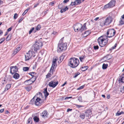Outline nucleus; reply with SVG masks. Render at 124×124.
Segmentation results:
<instances>
[{
  "label": "nucleus",
  "mask_w": 124,
  "mask_h": 124,
  "mask_svg": "<svg viewBox=\"0 0 124 124\" xmlns=\"http://www.w3.org/2000/svg\"><path fill=\"white\" fill-rule=\"evenodd\" d=\"M44 102V100L41 99L39 97H37L35 101V105L36 106H39Z\"/></svg>",
  "instance_id": "nucleus-5"
},
{
  "label": "nucleus",
  "mask_w": 124,
  "mask_h": 124,
  "mask_svg": "<svg viewBox=\"0 0 124 124\" xmlns=\"http://www.w3.org/2000/svg\"><path fill=\"white\" fill-rule=\"evenodd\" d=\"M43 44L42 42L36 41L33 45V46H43Z\"/></svg>",
  "instance_id": "nucleus-13"
},
{
  "label": "nucleus",
  "mask_w": 124,
  "mask_h": 124,
  "mask_svg": "<svg viewBox=\"0 0 124 124\" xmlns=\"http://www.w3.org/2000/svg\"><path fill=\"white\" fill-rule=\"evenodd\" d=\"M110 8L109 6V5L108 3L107 4H106L105 5L103 8V9L104 10L105 9H106L107 8Z\"/></svg>",
  "instance_id": "nucleus-32"
},
{
  "label": "nucleus",
  "mask_w": 124,
  "mask_h": 124,
  "mask_svg": "<svg viewBox=\"0 0 124 124\" xmlns=\"http://www.w3.org/2000/svg\"><path fill=\"white\" fill-rule=\"evenodd\" d=\"M48 114V112L46 111H44L42 112L41 116L43 117H47Z\"/></svg>",
  "instance_id": "nucleus-17"
},
{
  "label": "nucleus",
  "mask_w": 124,
  "mask_h": 124,
  "mask_svg": "<svg viewBox=\"0 0 124 124\" xmlns=\"http://www.w3.org/2000/svg\"><path fill=\"white\" fill-rule=\"evenodd\" d=\"M37 94L38 96L39 95V96H41V97H42V93H38Z\"/></svg>",
  "instance_id": "nucleus-57"
},
{
  "label": "nucleus",
  "mask_w": 124,
  "mask_h": 124,
  "mask_svg": "<svg viewBox=\"0 0 124 124\" xmlns=\"http://www.w3.org/2000/svg\"><path fill=\"white\" fill-rule=\"evenodd\" d=\"M57 66V64L56 63H52V66L51 67L55 68Z\"/></svg>",
  "instance_id": "nucleus-43"
},
{
  "label": "nucleus",
  "mask_w": 124,
  "mask_h": 124,
  "mask_svg": "<svg viewBox=\"0 0 124 124\" xmlns=\"http://www.w3.org/2000/svg\"><path fill=\"white\" fill-rule=\"evenodd\" d=\"M12 28V27H11L10 28H8V31H11Z\"/></svg>",
  "instance_id": "nucleus-59"
},
{
  "label": "nucleus",
  "mask_w": 124,
  "mask_h": 124,
  "mask_svg": "<svg viewBox=\"0 0 124 124\" xmlns=\"http://www.w3.org/2000/svg\"><path fill=\"white\" fill-rule=\"evenodd\" d=\"M91 32V31L90 30L86 31H85L84 33L83 34L84 37H85L89 35L90 34Z\"/></svg>",
  "instance_id": "nucleus-16"
},
{
  "label": "nucleus",
  "mask_w": 124,
  "mask_h": 124,
  "mask_svg": "<svg viewBox=\"0 0 124 124\" xmlns=\"http://www.w3.org/2000/svg\"><path fill=\"white\" fill-rule=\"evenodd\" d=\"M69 0H64L63 1V3H66L68 2L69 1Z\"/></svg>",
  "instance_id": "nucleus-60"
},
{
  "label": "nucleus",
  "mask_w": 124,
  "mask_h": 124,
  "mask_svg": "<svg viewBox=\"0 0 124 124\" xmlns=\"http://www.w3.org/2000/svg\"><path fill=\"white\" fill-rule=\"evenodd\" d=\"M27 12V10H25L23 14V16L25 15V14Z\"/></svg>",
  "instance_id": "nucleus-56"
},
{
  "label": "nucleus",
  "mask_w": 124,
  "mask_h": 124,
  "mask_svg": "<svg viewBox=\"0 0 124 124\" xmlns=\"http://www.w3.org/2000/svg\"><path fill=\"white\" fill-rule=\"evenodd\" d=\"M88 68L87 66H85L84 67H82L81 68V70L82 71H84L86 70Z\"/></svg>",
  "instance_id": "nucleus-27"
},
{
  "label": "nucleus",
  "mask_w": 124,
  "mask_h": 124,
  "mask_svg": "<svg viewBox=\"0 0 124 124\" xmlns=\"http://www.w3.org/2000/svg\"><path fill=\"white\" fill-rule=\"evenodd\" d=\"M43 93L44 94L45 96V99H46L49 94L47 92V88L45 89L44 90L43 92Z\"/></svg>",
  "instance_id": "nucleus-20"
},
{
  "label": "nucleus",
  "mask_w": 124,
  "mask_h": 124,
  "mask_svg": "<svg viewBox=\"0 0 124 124\" xmlns=\"http://www.w3.org/2000/svg\"><path fill=\"white\" fill-rule=\"evenodd\" d=\"M120 81L122 82H124V74L121 76L119 78Z\"/></svg>",
  "instance_id": "nucleus-24"
},
{
  "label": "nucleus",
  "mask_w": 124,
  "mask_h": 124,
  "mask_svg": "<svg viewBox=\"0 0 124 124\" xmlns=\"http://www.w3.org/2000/svg\"><path fill=\"white\" fill-rule=\"evenodd\" d=\"M31 50H29L28 53H26V55H25V59L26 60H29L31 58L32 55V53H31Z\"/></svg>",
  "instance_id": "nucleus-8"
},
{
  "label": "nucleus",
  "mask_w": 124,
  "mask_h": 124,
  "mask_svg": "<svg viewBox=\"0 0 124 124\" xmlns=\"http://www.w3.org/2000/svg\"><path fill=\"white\" fill-rule=\"evenodd\" d=\"M98 41L100 46H104L108 43L107 37L105 35L101 36L98 39Z\"/></svg>",
  "instance_id": "nucleus-1"
},
{
  "label": "nucleus",
  "mask_w": 124,
  "mask_h": 124,
  "mask_svg": "<svg viewBox=\"0 0 124 124\" xmlns=\"http://www.w3.org/2000/svg\"><path fill=\"white\" fill-rule=\"evenodd\" d=\"M39 47H31L30 50H31V53H35L37 52L38 50H39Z\"/></svg>",
  "instance_id": "nucleus-11"
},
{
  "label": "nucleus",
  "mask_w": 124,
  "mask_h": 124,
  "mask_svg": "<svg viewBox=\"0 0 124 124\" xmlns=\"http://www.w3.org/2000/svg\"><path fill=\"white\" fill-rule=\"evenodd\" d=\"M18 15L16 13L15 14L14 16V18L15 19H16Z\"/></svg>",
  "instance_id": "nucleus-51"
},
{
  "label": "nucleus",
  "mask_w": 124,
  "mask_h": 124,
  "mask_svg": "<svg viewBox=\"0 0 124 124\" xmlns=\"http://www.w3.org/2000/svg\"><path fill=\"white\" fill-rule=\"evenodd\" d=\"M17 71V68L16 66L11 67L10 69V72L12 74H13Z\"/></svg>",
  "instance_id": "nucleus-10"
},
{
  "label": "nucleus",
  "mask_w": 124,
  "mask_h": 124,
  "mask_svg": "<svg viewBox=\"0 0 124 124\" xmlns=\"http://www.w3.org/2000/svg\"><path fill=\"white\" fill-rule=\"evenodd\" d=\"M65 55L64 54H63L60 57V61H62L63 60V59H64L65 57Z\"/></svg>",
  "instance_id": "nucleus-31"
},
{
  "label": "nucleus",
  "mask_w": 124,
  "mask_h": 124,
  "mask_svg": "<svg viewBox=\"0 0 124 124\" xmlns=\"http://www.w3.org/2000/svg\"><path fill=\"white\" fill-rule=\"evenodd\" d=\"M75 105L78 108H79L81 107H83V106H82L81 105H78L77 104H76Z\"/></svg>",
  "instance_id": "nucleus-54"
},
{
  "label": "nucleus",
  "mask_w": 124,
  "mask_h": 124,
  "mask_svg": "<svg viewBox=\"0 0 124 124\" xmlns=\"http://www.w3.org/2000/svg\"><path fill=\"white\" fill-rule=\"evenodd\" d=\"M51 74L50 72H49L47 75L46 76V78H48L51 76Z\"/></svg>",
  "instance_id": "nucleus-42"
},
{
  "label": "nucleus",
  "mask_w": 124,
  "mask_h": 124,
  "mask_svg": "<svg viewBox=\"0 0 124 124\" xmlns=\"http://www.w3.org/2000/svg\"><path fill=\"white\" fill-rule=\"evenodd\" d=\"M115 33L116 31L113 29H110L108 30L107 34L108 37H111L115 35Z\"/></svg>",
  "instance_id": "nucleus-4"
},
{
  "label": "nucleus",
  "mask_w": 124,
  "mask_h": 124,
  "mask_svg": "<svg viewBox=\"0 0 124 124\" xmlns=\"http://www.w3.org/2000/svg\"><path fill=\"white\" fill-rule=\"evenodd\" d=\"M6 83V80L5 79V78H4V80L3 81H2V84H4Z\"/></svg>",
  "instance_id": "nucleus-55"
},
{
  "label": "nucleus",
  "mask_w": 124,
  "mask_h": 124,
  "mask_svg": "<svg viewBox=\"0 0 124 124\" xmlns=\"http://www.w3.org/2000/svg\"><path fill=\"white\" fill-rule=\"evenodd\" d=\"M86 24V23H85L84 24L83 26L82 24L79 23L75 25L74 26L75 31L77 32L79 31L82 32L83 31L87 29Z\"/></svg>",
  "instance_id": "nucleus-3"
},
{
  "label": "nucleus",
  "mask_w": 124,
  "mask_h": 124,
  "mask_svg": "<svg viewBox=\"0 0 124 124\" xmlns=\"http://www.w3.org/2000/svg\"><path fill=\"white\" fill-rule=\"evenodd\" d=\"M11 36H12L11 35L9 34L6 39V40L7 41L11 39Z\"/></svg>",
  "instance_id": "nucleus-29"
},
{
  "label": "nucleus",
  "mask_w": 124,
  "mask_h": 124,
  "mask_svg": "<svg viewBox=\"0 0 124 124\" xmlns=\"http://www.w3.org/2000/svg\"><path fill=\"white\" fill-rule=\"evenodd\" d=\"M11 85L10 84H8L6 86L4 90V91H6L8 90L11 87Z\"/></svg>",
  "instance_id": "nucleus-22"
},
{
  "label": "nucleus",
  "mask_w": 124,
  "mask_h": 124,
  "mask_svg": "<svg viewBox=\"0 0 124 124\" xmlns=\"http://www.w3.org/2000/svg\"><path fill=\"white\" fill-rule=\"evenodd\" d=\"M85 115L86 116L89 117L92 114V112L90 110H88L85 112Z\"/></svg>",
  "instance_id": "nucleus-18"
},
{
  "label": "nucleus",
  "mask_w": 124,
  "mask_h": 124,
  "mask_svg": "<svg viewBox=\"0 0 124 124\" xmlns=\"http://www.w3.org/2000/svg\"><path fill=\"white\" fill-rule=\"evenodd\" d=\"M68 9V8H67V7H66L65 8L62 9L60 11V12L61 13H62L63 12L65 11L66 10H67Z\"/></svg>",
  "instance_id": "nucleus-25"
},
{
  "label": "nucleus",
  "mask_w": 124,
  "mask_h": 124,
  "mask_svg": "<svg viewBox=\"0 0 124 124\" xmlns=\"http://www.w3.org/2000/svg\"><path fill=\"white\" fill-rule=\"evenodd\" d=\"M19 74L17 73H15L13 76V78L15 79H17L19 77Z\"/></svg>",
  "instance_id": "nucleus-21"
},
{
  "label": "nucleus",
  "mask_w": 124,
  "mask_h": 124,
  "mask_svg": "<svg viewBox=\"0 0 124 124\" xmlns=\"http://www.w3.org/2000/svg\"><path fill=\"white\" fill-rule=\"evenodd\" d=\"M66 83H67V82H65V83H64V84H62V85H61V86L62 87V86H64L65 85V84H66Z\"/></svg>",
  "instance_id": "nucleus-63"
},
{
  "label": "nucleus",
  "mask_w": 124,
  "mask_h": 124,
  "mask_svg": "<svg viewBox=\"0 0 124 124\" xmlns=\"http://www.w3.org/2000/svg\"><path fill=\"white\" fill-rule=\"evenodd\" d=\"M124 113L123 112L121 111V112H120L118 111L116 113V116H119L122 114H123Z\"/></svg>",
  "instance_id": "nucleus-36"
},
{
  "label": "nucleus",
  "mask_w": 124,
  "mask_h": 124,
  "mask_svg": "<svg viewBox=\"0 0 124 124\" xmlns=\"http://www.w3.org/2000/svg\"><path fill=\"white\" fill-rule=\"evenodd\" d=\"M108 56V55H107L106 56V57L107 58V59H108V60H109L110 59H111V57H110V58H108V57H107Z\"/></svg>",
  "instance_id": "nucleus-62"
},
{
  "label": "nucleus",
  "mask_w": 124,
  "mask_h": 124,
  "mask_svg": "<svg viewBox=\"0 0 124 124\" xmlns=\"http://www.w3.org/2000/svg\"><path fill=\"white\" fill-rule=\"evenodd\" d=\"M72 98V97H66L65 98V100H67L68 99H71V98Z\"/></svg>",
  "instance_id": "nucleus-58"
},
{
  "label": "nucleus",
  "mask_w": 124,
  "mask_h": 124,
  "mask_svg": "<svg viewBox=\"0 0 124 124\" xmlns=\"http://www.w3.org/2000/svg\"><path fill=\"white\" fill-rule=\"evenodd\" d=\"M34 27H32L31 29L29 31V34H30L32 32V31L34 30Z\"/></svg>",
  "instance_id": "nucleus-50"
},
{
  "label": "nucleus",
  "mask_w": 124,
  "mask_h": 124,
  "mask_svg": "<svg viewBox=\"0 0 124 124\" xmlns=\"http://www.w3.org/2000/svg\"><path fill=\"white\" fill-rule=\"evenodd\" d=\"M19 51V49H16L14 50L13 54L14 55H15Z\"/></svg>",
  "instance_id": "nucleus-34"
},
{
  "label": "nucleus",
  "mask_w": 124,
  "mask_h": 124,
  "mask_svg": "<svg viewBox=\"0 0 124 124\" xmlns=\"http://www.w3.org/2000/svg\"><path fill=\"white\" fill-rule=\"evenodd\" d=\"M55 68L53 67L51 68L49 72L51 73L52 75L53 74V72L54 71Z\"/></svg>",
  "instance_id": "nucleus-26"
},
{
  "label": "nucleus",
  "mask_w": 124,
  "mask_h": 124,
  "mask_svg": "<svg viewBox=\"0 0 124 124\" xmlns=\"http://www.w3.org/2000/svg\"><path fill=\"white\" fill-rule=\"evenodd\" d=\"M120 23L121 25L124 24V14L122 16L121 18L120 21Z\"/></svg>",
  "instance_id": "nucleus-19"
},
{
  "label": "nucleus",
  "mask_w": 124,
  "mask_h": 124,
  "mask_svg": "<svg viewBox=\"0 0 124 124\" xmlns=\"http://www.w3.org/2000/svg\"><path fill=\"white\" fill-rule=\"evenodd\" d=\"M79 63V60L78 59L74 58H70L69 60L68 64L70 67L74 68L78 66Z\"/></svg>",
  "instance_id": "nucleus-2"
},
{
  "label": "nucleus",
  "mask_w": 124,
  "mask_h": 124,
  "mask_svg": "<svg viewBox=\"0 0 124 124\" xmlns=\"http://www.w3.org/2000/svg\"><path fill=\"white\" fill-rule=\"evenodd\" d=\"M58 81L55 82L54 80L52 81L49 82L48 85L50 87L54 88L58 84Z\"/></svg>",
  "instance_id": "nucleus-7"
},
{
  "label": "nucleus",
  "mask_w": 124,
  "mask_h": 124,
  "mask_svg": "<svg viewBox=\"0 0 124 124\" xmlns=\"http://www.w3.org/2000/svg\"><path fill=\"white\" fill-rule=\"evenodd\" d=\"M31 88V87H27L25 88V89L28 92L30 90Z\"/></svg>",
  "instance_id": "nucleus-46"
},
{
  "label": "nucleus",
  "mask_w": 124,
  "mask_h": 124,
  "mask_svg": "<svg viewBox=\"0 0 124 124\" xmlns=\"http://www.w3.org/2000/svg\"><path fill=\"white\" fill-rule=\"evenodd\" d=\"M108 64H105L103 63L102 66V68L103 69H106L107 67Z\"/></svg>",
  "instance_id": "nucleus-30"
},
{
  "label": "nucleus",
  "mask_w": 124,
  "mask_h": 124,
  "mask_svg": "<svg viewBox=\"0 0 124 124\" xmlns=\"http://www.w3.org/2000/svg\"><path fill=\"white\" fill-rule=\"evenodd\" d=\"M78 100L80 102H82V97L81 96H79L78 98Z\"/></svg>",
  "instance_id": "nucleus-40"
},
{
  "label": "nucleus",
  "mask_w": 124,
  "mask_h": 124,
  "mask_svg": "<svg viewBox=\"0 0 124 124\" xmlns=\"http://www.w3.org/2000/svg\"><path fill=\"white\" fill-rule=\"evenodd\" d=\"M32 78L28 80H27L24 81V84L26 85H29L32 84L34 82L36 79H35L33 81H32L31 80Z\"/></svg>",
  "instance_id": "nucleus-12"
},
{
  "label": "nucleus",
  "mask_w": 124,
  "mask_h": 124,
  "mask_svg": "<svg viewBox=\"0 0 124 124\" xmlns=\"http://www.w3.org/2000/svg\"><path fill=\"white\" fill-rule=\"evenodd\" d=\"M32 118H30L28 120V124H31L32 123L31 120Z\"/></svg>",
  "instance_id": "nucleus-38"
},
{
  "label": "nucleus",
  "mask_w": 124,
  "mask_h": 124,
  "mask_svg": "<svg viewBox=\"0 0 124 124\" xmlns=\"http://www.w3.org/2000/svg\"><path fill=\"white\" fill-rule=\"evenodd\" d=\"M85 115L84 114H81L80 117V118L83 119H84V118L85 117Z\"/></svg>",
  "instance_id": "nucleus-37"
},
{
  "label": "nucleus",
  "mask_w": 124,
  "mask_h": 124,
  "mask_svg": "<svg viewBox=\"0 0 124 124\" xmlns=\"http://www.w3.org/2000/svg\"><path fill=\"white\" fill-rule=\"evenodd\" d=\"M29 69V68L28 67H23V70L24 71H27Z\"/></svg>",
  "instance_id": "nucleus-33"
},
{
  "label": "nucleus",
  "mask_w": 124,
  "mask_h": 124,
  "mask_svg": "<svg viewBox=\"0 0 124 124\" xmlns=\"http://www.w3.org/2000/svg\"><path fill=\"white\" fill-rule=\"evenodd\" d=\"M115 3L116 1L115 0H112L108 3L110 8L115 6Z\"/></svg>",
  "instance_id": "nucleus-15"
},
{
  "label": "nucleus",
  "mask_w": 124,
  "mask_h": 124,
  "mask_svg": "<svg viewBox=\"0 0 124 124\" xmlns=\"http://www.w3.org/2000/svg\"><path fill=\"white\" fill-rule=\"evenodd\" d=\"M70 5L72 6L77 5L76 0H75V1L73 2H72Z\"/></svg>",
  "instance_id": "nucleus-41"
},
{
  "label": "nucleus",
  "mask_w": 124,
  "mask_h": 124,
  "mask_svg": "<svg viewBox=\"0 0 124 124\" xmlns=\"http://www.w3.org/2000/svg\"><path fill=\"white\" fill-rule=\"evenodd\" d=\"M33 119L34 121L36 122H38L39 120V118L37 116L34 117L33 118Z\"/></svg>",
  "instance_id": "nucleus-28"
},
{
  "label": "nucleus",
  "mask_w": 124,
  "mask_h": 124,
  "mask_svg": "<svg viewBox=\"0 0 124 124\" xmlns=\"http://www.w3.org/2000/svg\"><path fill=\"white\" fill-rule=\"evenodd\" d=\"M67 49V47H58V52H61L64 51Z\"/></svg>",
  "instance_id": "nucleus-14"
},
{
  "label": "nucleus",
  "mask_w": 124,
  "mask_h": 124,
  "mask_svg": "<svg viewBox=\"0 0 124 124\" xmlns=\"http://www.w3.org/2000/svg\"><path fill=\"white\" fill-rule=\"evenodd\" d=\"M36 74V73L35 72H30L29 73V74L31 75V76H32V77H34V75H33V74Z\"/></svg>",
  "instance_id": "nucleus-47"
},
{
  "label": "nucleus",
  "mask_w": 124,
  "mask_h": 124,
  "mask_svg": "<svg viewBox=\"0 0 124 124\" xmlns=\"http://www.w3.org/2000/svg\"><path fill=\"white\" fill-rule=\"evenodd\" d=\"M111 47V48H110L109 49V51H110V52H111V51L113 49H115V47Z\"/></svg>",
  "instance_id": "nucleus-53"
},
{
  "label": "nucleus",
  "mask_w": 124,
  "mask_h": 124,
  "mask_svg": "<svg viewBox=\"0 0 124 124\" xmlns=\"http://www.w3.org/2000/svg\"><path fill=\"white\" fill-rule=\"evenodd\" d=\"M63 39L64 37H63L59 41L58 44V46H67V44L66 43H65L63 44H62L63 42Z\"/></svg>",
  "instance_id": "nucleus-9"
},
{
  "label": "nucleus",
  "mask_w": 124,
  "mask_h": 124,
  "mask_svg": "<svg viewBox=\"0 0 124 124\" xmlns=\"http://www.w3.org/2000/svg\"><path fill=\"white\" fill-rule=\"evenodd\" d=\"M84 85H82L80 87L77 88V90H78L83 89L84 88Z\"/></svg>",
  "instance_id": "nucleus-52"
},
{
  "label": "nucleus",
  "mask_w": 124,
  "mask_h": 124,
  "mask_svg": "<svg viewBox=\"0 0 124 124\" xmlns=\"http://www.w3.org/2000/svg\"><path fill=\"white\" fill-rule=\"evenodd\" d=\"M112 18L110 17H108L105 19V21L102 24H101L102 26H103L105 25H108L112 21Z\"/></svg>",
  "instance_id": "nucleus-6"
},
{
  "label": "nucleus",
  "mask_w": 124,
  "mask_h": 124,
  "mask_svg": "<svg viewBox=\"0 0 124 124\" xmlns=\"http://www.w3.org/2000/svg\"><path fill=\"white\" fill-rule=\"evenodd\" d=\"M76 0L77 5L80 4L81 2V1H80V0Z\"/></svg>",
  "instance_id": "nucleus-48"
},
{
  "label": "nucleus",
  "mask_w": 124,
  "mask_h": 124,
  "mask_svg": "<svg viewBox=\"0 0 124 124\" xmlns=\"http://www.w3.org/2000/svg\"><path fill=\"white\" fill-rule=\"evenodd\" d=\"M3 33V32L1 30H0V35H2Z\"/></svg>",
  "instance_id": "nucleus-64"
},
{
  "label": "nucleus",
  "mask_w": 124,
  "mask_h": 124,
  "mask_svg": "<svg viewBox=\"0 0 124 124\" xmlns=\"http://www.w3.org/2000/svg\"><path fill=\"white\" fill-rule=\"evenodd\" d=\"M85 57L84 56L80 57H79V59L82 62L83 61V60L84 59Z\"/></svg>",
  "instance_id": "nucleus-45"
},
{
  "label": "nucleus",
  "mask_w": 124,
  "mask_h": 124,
  "mask_svg": "<svg viewBox=\"0 0 124 124\" xmlns=\"http://www.w3.org/2000/svg\"><path fill=\"white\" fill-rule=\"evenodd\" d=\"M57 59V57L54 58L53 61L52 63H56V61Z\"/></svg>",
  "instance_id": "nucleus-35"
},
{
  "label": "nucleus",
  "mask_w": 124,
  "mask_h": 124,
  "mask_svg": "<svg viewBox=\"0 0 124 124\" xmlns=\"http://www.w3.org/2000/svg\"><path fill=\"white\" fill-rule=\"evenodd\" d=\"M4 108L0 110V113H2L4 111Z\"/></svg>",
  "instance_id": "nucleus-61"
},
{
  "label": "nucleus",
  "mask_w": 124,
  "mask_h": 124,
  "mask_svg": "<svg viewBox=\"0 0 124 124\" xmlns=\"http://www.w3.org/2000/svg\"><path fill=\"white\" fill-rule=\"evenodd\" d=\"M41 27V26L40 25H38L36 28V29L37 30H40Z\"/></svg>",
  "instance_id": "nucleus-44"
},
{
  "label": "nucleus",
  "mask_w": 124,
  "mask_h": 124,
  "mask_svg": "<svg viewBox=\"0 0 124 124\" xmlns=\"http://www.w3.org/2000/svg\"><path fill=\"white\" fill-rule=\"evenodd\" d=\"M36 96H35L33 97V98H32V99H31L30 102V104H35V98Z\"/></svg>",
  "instance_id": "nucleus-23"
},
{
  "label": "nucleus",
  "mask_w": 124,
  "mask_h": 124,
  "mask_svg": "<svg viewBox=\"0 0 124 124\" xmlns=\"http://www.w3.org/2000/svg\"><path fill=\"white\" fill-rule=\"evenodd\" d=\"M80 74V73L79 72H78L76 73L75 74V76H74V78H76Z\"/></svg>",
  "instance_id": "nucleus-49"
},
{
  "label": "nucleus",
  "mask_w": 124,
  "mask_h": 124,
  "mask_svg": "<svg viewBox=\"0 0 124 124\" xmlns=\"http://www.w3.org/2000/svg\"><path fill=\"white\" fill-rule=\"evenodd\" d=\"M5 40L4 38H3L1 39H0V44L2 43Z\"/></svg>",
  "instance_id": "nucleus-39"
}]
</instances>
